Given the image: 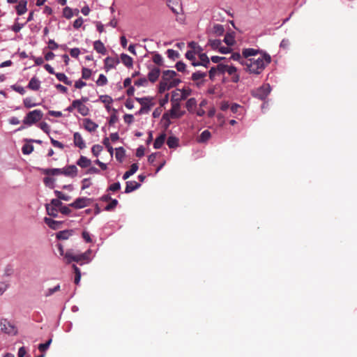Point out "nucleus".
Masks as SVG:
<instances>
[{
	"label": "nucleus",
	"instance_id": "1",
	"mask_svg": "<svg viewBox=\"0 0 357 357\" xmlns=\"http://www.w3.org/2000/svg\"><path fill=\"white\" fill-rule=\"evenodd\" d=\"M245 61L244 70L250 74L258 75L271 63V57L268 53L259 50V53L257 56L247 57Z\"/></svg>",
	"mask_w": 357,
	"mask_h": 357
},
{
	"label": "nucleus",
	"instance_id": "2",
	"mask_svg": "<svg viewBox=\"0 0 357 357\" xmlns=\"http://www.w3.org/2000/svg\"><path fill=\"white\" fill-rule=\"evenodd\" d=\"M58 250L61 256H64L66 263L69 264L73 261L78 263L79 265L88 264L91 261V250H87L85 252L76 254L72 250H68L64 252L63 247L61 244H58Z\"/></svg>",
	"mask_w": 357,
	"mask_h": 357
},
{
	"label": "nucleus",
	"instance_id": "3",
	"mask_svg": "<svg viewBox=\"0 0 357 357\" xmlns=\"http://www.w3.org/2000/svg\"><path fill=\"white\" fill-rule=\"evenodd\" d=\"M176 76L177 73L174 70H164L159 84L158 92L163 93L165 91L178 86L181 82V80L179 78H176Z\"/></svg>",
	"mask_w": 357,
	"mask_h": 357
},
{
	"label": "nucleus",
	"instance_id": "4",
	"mask_svg": "<svg viewBox=\"0 0 357 357\" xmlns=\"http://www.w3.org/2000/svg\"><path fill=\"white\" fill-rule=\"evenodd\" d=\"M178 96V91H173L172 92V108L167 112L169 116H171V119H179L185 114V111L181 110V102H178L176 98V96Z\"/></svg>",
	"mask_w": 357,
	"mask_h": 357
},
{
	"label": "nucleus",
	"instance_id": "5",
	"mask_svg": "<svg viewBox=\"0 0 357 357\" xmlns=\"http://www.w3.org/2000/svg\"><path fill=\"white\" fill-rule=\"evenodd\" d=\"M259 53V49L254 48H244L242 50V54L234 52L231 56V59L238 61L242 66H244L245 60L247 57L257 56Z\"/></svg>",
	"mask_w": 357,
	"mask_h": 357
},
{
	"label": "nucleus",
	"instance_id": "6",
	"mask_svg": "<svg viewBox=\"0 0 357 357\" xmlns=\"http://www.w3.org/2000/svg\"><path fill=\"white\" fill-rule=\"evenodd\" d=\"M43 114L40 109H35L29 112L23 120V123L26 126H31L42 119Z\"/></svg>",
	"mask_w": 357,
	"mask_h": 357
},
{
	"label": "nucleus",
	"instance_id": "7",
	"mask_svg": "<svg viewBox=\"0 0 357 357\" xmlns=\"http://www.w3.org/2000/svg\"><path fill=\"white\" fill-rule=\"evenodd\" d=\"M135 100L142 105L139 111V114L148 113L151 110V107L153 105L152 97L135 98Z\"/></svg>",
	"mask_w": 357,
	"mask_h": 357
},
{
	"label": "nucleus",
	"instance_id": "8",
	"mask_svg": "<svg viewBox=\"0 0 357 357\" xmlns=\"http://www.w3.org/2000/svg\"><path fill=\"white\" fill-rule=\"evenodd\" d=\"M88 101V98L82 97L81 100H73V107H76L78 112L82 116H87L89 113V108L84 105V102Z\"/></svg>",
	"mask_w": 357,
	"mask_h": 357
},
{
	"label": "nucleus",
	"instance_id": "9",
	"mask_svg": "<svg viewBox=\"0 0 357 357\" xmlns=\"http://www.w3.org/2000/svg\"><path fill=\"white\" fill-rule=\"evenodd\" d=\"M92 203V199L88 197H78L73 203L69 204L76 209L83 208L86 206H90Z\"/></svg>",
	"mask_w": 357,
	"mask_h": 357
},
{
	"label": "nucleus",
	"instance_id": "10",
	"mask_svg": "<svg viewBox=\"0 0 357 357\" xmlns=\"http://www.w3.org/2000/svg\"><path fill=\"white\" fill-rule=\"evenodd\" d=\"M270 92L271 88L269 84H264L253 91V95L255 97L260 100H264L268 96Z\"/></svg>",
	"mask_w": 357,
	"mask_h": 357
},
{
	"label": "nucleus",
	"instance_id": "11",
	"mask_svg": "<svg viewBox=\"0 0 357 357\" xmlns=\"http://www.w3.org/2000/svg\"><path fill=\"white\" fill-rule=\"evenodd\" d=\"M167 6L175 15H178L183 10L180 0H167Z\"/></svg>",
	"mask_w": 357,
	"mask_h": 357
},
{
	"label": "nucleus",
	"instance_id": "12",
	"mask_svg": "<svg viewBox=\"0 0 357 357\" xmlns=\"http://www.w3.org/2000/svg\"><path fill=\"white\" fill-rule=\"evenodd\" d=\"M1 330L7 334H15L16 330L15 326L11 324L7 319H1L0 322Z\"/></svg>",
	"mask_w": 357,
	"mask_h": 357
},
{
	"label": "nucleus",
	"instance_id": "13",
	"mask_svg": "<svg viewBox=\"0 0 357 357\" xmlns=\"http://www.w3.org/2000/svg\"><path fill=\"white\" fill-rule=\"evenodd\" d=\"M160 74V70L158 67H153L150 68V71L148 73V80L151 82H155Z\"/></svg>",
	"mask_w": 357,
	"mask_h": 357
},
{
	"label": "nucleus",
	"instance_id": "14",
	"mask_svg": "<svg viewBox=\"0 0 357 357\" xmlns=\"http://www.w3.org/2000/svg\"><path fill=\"white\" fill-rule=\"evenodd\" d=\"M199 61H193L192 62V65L193 66H202L205 68H208L210 64V59L208 57L207 54L204 53V54H200L199 56Z\"/></svg>",
	"mask_w": 357,
	"mask_h": 357
},
{
	"label": "nucleus",
	"instance_id": "15",
	"mask_svg": "<svg viewBox=\"0 0 357 357\" xmlns=\"http://www.w3.org/2000/svg\"><path fill=\"white\" fill-rule=\"evenodd\" d=\"M178 91V96H176V98L178 102L185 100L192 93V89L190 88H183L182 89H176Z\"/></svg>",
	"mask_w": 357,
	"mask_h": 357
},
{
	"label": "nucleus",
	"instance_id": "16",
	"mask_svg": "<svg viewBox=\"0 0 357 357\" xmlns=\"http://www.w3.org/2000/svg\"><path fill=\"white\" fill-rule=\"evenodd\" d=\"M63 174L67 176L75 177L77 176V168L75 165H69L62 169Z\"/></svg>",
	"mask_w": 357,
	"mask_h": 357
},
{
	"label": "nucleus",
	"instance_id": "17",
	"mask_svg": "<svg viewBox=\"0 0 357 357\" xmlns=\"http://www.w3.org/2000/svg\"><path fill=\"white\" fill-rule=\"evenodd\" d=\"M73 137H74V144H75V146H77L81 149H83L86 147L85 142H84L82 135L79 132H75Z\"/></svg>",
	"mask_w": 357,
	"mask_h": 357
},
{
	"label": "nucleus",
	"instance_id": "18",
	"mask_svg": "<svg viewBox=\"0 0 357 357\" xmlns=\"http://www.w3.org/2000/svg\"><path fill=\"white\" fill-rule=\"evenodd\" d=\"M83 123L84 128L89 132H94L98 126V124L92 121L90 119H84Z\"/></svg>",
	"mask_w": 357,
	"mask_h": 357
},
{
	"label": "nucleus",
	"instance_id": "19",
	"mask_svg": "<svg viewBox=\"0 0 357 357\" xmlns=\"http://www.w3.org/2000/svg\"><path fill=\"white\" fill-rule=\"evenodd\" d=\"M119 63L118 58L107 57L105 59V68L109 70L114 68Z\"/></svg>",
	"mask_w": 357,
	"mask_h": 357
},
{
	"label": "nucleus",
	"instance_id": "20",
	"mask_svg": "<svg viewBox=\"0 0 357 357\" xmlns=\"http://www.w3.org/2000/svg\"><path fill=\"white\" fill-rule=\"evenodd\" d=\"M73 234V230L72 229H66L59 231L56 237L59 240H67Z\"/></svg>",
	"mask_w": 357,
	"mask_h": 357
},
{
	"label": "nucleus",
	"instance_id": "21",
	"mask_svg": "<svg viewBox=\"0 0 357 357\" xmlns=\"http://www.w3.org/2000/svg\"><path fill=\"white\" fill-rule=\"evenodd\" d=\"M140 183L135 181H130L126 182V186L125 189L126 193H130L137 189H138L140 187Z\"/></svg>",
	"mask_w": 357,
	"mask_h": 357
},
{
	"label": "nucleus",
	"instance_id": "22",
	"mask_svg": "<svg viewBox=\"0 0 357 357\" xmlns=\"http://www.w3.org/2000/svg\"><path fill=\"white\" fill-rule=\"evenodd\" d=\"M26 4L27 1L26 0H20L19 4L15 7L18 15H22L26 12Z\"/></svg>",
	"mask_w": 357,
	"mask_h": 357
},
{
	"label": "nucleus",
	"instance_id": "23",
	"mask_svg": "<svg viewBox=\"0 0 357 357\" xmlns=\"http://www.w3.org/2000/svg\"><path fill=\"white\" fill-rule=\"evenodd\" d=\"M44 222L52 229H57L59 228L60 225H61V222L54 220L52 218H45Z\"/></svg>",
	"mask_w": 357,
	"mask_h": 357
},
{
	"label": "nucleus",
	"instance_id": "24",
	"mask_svg": "<svg viewBox=\"0 0 357 357\" xmlns=\"http://www.w3.org/2000/svg\"><path fill=\"white\" fill-rule=\"evenodd\" d=\"M93 48L94 50L102 54H105L107 52L106 48L104 44L100 40H96L93 43Z\"/></svg>",
	"mask_w": 357,
	"mask_h": 357
},
{
	"label": "nucleus",
	"instance_id": "25",
	"mask_svg": "<svg viewBox=\"0 0 357 357\" xmlns=\"http://www.w3.org/2000/svg\"><path fill=\"white\" fill-rule=\"evenodd\" d=\"M166 139V134L165 132L160 134L155 140L153 147L155 149H160L163 145Z\"/></svg>",
	"mask_w": 357,
	"mask_h": 357
},
{
	"label": "nucleus",
	"instance_id": "26",
	"mask_svg": "<svg viewBox=\"0 0 357 357\" xmlns=\"http://www.w3.org/2000/svg\"><path fill=\"white\" fill-rule=\"evenodd\" d=\"M40 81L36 77H33L29 81L28 88L31 90L37 91L40 89Z\"/></svg>",
	"mask_w": 357,
	"mask_h": 357
},
{
	"label": "nucleus",
	"instance_id": "27",
	"mask_svg": "<svg viewBox=\"0 0 357 357\" xmlns=\"http://www.w3.org/2000/svg\"><path fill=\"white\" fill-rule=\"evenodd\" d=\"M43 173L47 176H56L63 174L62 169L53 168V169H44Z\"/></svg>",
	"mask_w": 357,
	"mask_h": 357
},
{
	"label": "nucleus",
	"instance_id": "28",
	"mask_svg": "<svg viewBox=\"0 0 357 357\" xmlns=\"http://www.w3.org/2000/svg\"><path fill=\"white\" fill-rule=\"evenodd\" d=\"M91 161L86 157L82 155L77 162V165L82 168H86L91 165Z\"/></svg>",
	"mask_w": 357,
	"mask_h": 357
},
{
	"label": "nucleus",
	"instance_id": "29",
	"mask_svg": "<svg viewBox=\"0 0 357 357\" xmlns=\"http://www.w3.org/2000/svg\"><path fill=\"white\" fill-rule=\"evenodd\" d=\"M137 169H138L137 164L133 163L132 165H131L130 169L124 173V174L123 176V178L124 180L128 179L130 176L134 174L137 171Z\"/></svg>",
	"mask_w": 357,
	"mask_h": 357
},
{
	"label": "nucleus",
	"instance_id": "30",
	"mask_svg": "<svg viewBox=\"0 0 357 357\" xmlns=\"http://www.w3.org/2000/svg\"><path fill=\"white\" fill-rule=\"evenodd\" d=\"M196 105L197 100L195 98L188 99L185 104V107L189 112H194Z\"/></svg>",
	"mask_w": 357,
	"mask_h": 357
},
{
	"label": "nucleus",
	"instance_id": "31",
	"mask_svg": "<svg viewBox=\"0 0 357 357\" xmlns=\"http://www.w3.org/2000/svg\"><path fill=\"white\" fill-rule=\"evenodd\" d=\"M121 60L122 63L128 68L132 66V59L126 54H122L121 55Z\"/></svg>",
	"mask_w": 357,
	"mask_h": 357
},
{
	"label": "nucleus",
	"instance_id": "32",
	"mask_svg": "<svg viewBox=\"0 0 357 357\" xmlns=\"http://www.w3.org/2000/svg\"><path fill=\"white\" fill-rule=\"evenodd\" d=\"M167 144L170 149L176 148L178 146V139L176 137L170 136L167 140Z\"/></svg>",
	"mask_w": 357,
	"mask_h": 357
},
{
	"label": "nucleus",
	"instance_id": "33",
	"mask_svg": "<svg viewBox=\"0 0 357 357\" xmlns=\"http://www.w3.org/2000/svg\"><path fill=\"white\" fill-rule=\"evenodd\" d=\"M59 81L63 82L66 85H71L72 82L68 79L66 75L62 73H57L54 74Z\"/></svg>",
	"mask_w": 357,
	"mask_h": 357
},
{
	"label": "nucleus",
	"instance_id": "34",
	"mask_svg": "<svg viewBox=\"0 0 357 357\" xmlns=\"http://www.w3.org/2000/svg\"><path fill=\"white\" fill-rule=\"evenodd\" d=\"M213 33L217 36H222L225 32L224 26L220 24H215L213 26Z\"/></svg>",
	"mask_w": 357,
	"mask_h": 357
},
{
	"label": "nucleus",
	"instance_id": "35",
	"mask_svg": "<svg viewBox=\"0 0 357 357\" xmlns=\"http://www.w3.org/2000/svg\"><path fill=\"white\" fill-rule=\"evenodd\" d=\"M211 134L208 130H204L199 137L198 142L200 143L206 142L211 138Z\"/></svg>",
	"mask_w": 357,
	"mask_h": 357
},
{
	"label": "nucleus",
	"instance_id": "36",
	"mask_svg": "<svg viewBox=\"0 0 357 357\" xmlns=\"http://www.w3.org/2000/svg\"><path fill=\"white\" fill-rule=\"evenodd\" d=\"M45 208L47 214L50 216L56 218L58 216V209L54 207H52L50 204H46Z\"/></svg>",
	"mask_w": 357,
	"mask_h": 357
},
{
	"label": "nucleus",
	"instance_id": "37",
	"mask_svg": "<svg viewBox=\"0 0 357 357\" xmlns=\"http://www.w3.org/2000/svg\"><path fill=\"white\" fill-rule=\"evenodd\" d=\"M115 157L119 162H122L125 157V150L123 147L116 149Z\"/></svg>",
	"mask_w": 357,
	"mask_h": 357
},
{
	"label": "nucleus",
	"instance_id": "38",
	"mask_svg": "<svg viewBox=\"0 0 357 357\" xmlns=\"http://www.w3.org/2000/svg\"><path fill=\"white\" fill-rule=\"evenodd\" d=\"M224 42L228 45L231 46L235 43L234 37L231 33H227L225 36Z\"/></svg>",
	"mask_w": 357,
	"mask_h": 357
},
{
	"label": "nucleus",
	"instance_id": "39",
	"mask_svg": "<svg viewBox=\"0 0 357 357\" xmlns=\"http://www.w3.org/2000/svg\"><path fill=\"white\" fill-rule=\"evenodd\" d=\"M221 40H218V39H215V40H209L208 43V45L209 46H211V47L213 49V50H217L220 48V47L221 46Z\"/></svg>",
	"mask_w": 357,
	"mask_h": 357
},
{
	"label": "nucleus",
	"instance_id": "40",
	"mask_svg": "<svg viewBox=\"0 0 357 357\" xmlns=\"http://www.w3.org/2000/svg\"><path fill=\"white\" fill-rule=\"evenodd\" d=\"M206 76V73L197 71V72L192 73L191 78L193 81H197V80L204 79Z\"/></svg>",
	"mask_w": 357,
	"mask_h": 357
},
{
	"label": "nucleus",
	"instance_id": "41",
	"mask_svg": "<svg viewBox=\"0 0 357 357\" xmlns=\"http://www.w3.org/2000/svg\"><path fill=\"white\" fill-rule=\"evenodd\" d=\"M167 56L172 60H176V59H178L180 56V54L177 51H175L172 49L167 50Z\"/></svg>",
	"mask_w": 357,
	"mask_h": 357
},
{
	"label": "nucleus",
	"instance_id": "42",
	"mask_svg": "<svg viewBox=\"0 0 357 357\" xmlns=\"http://www.w3.org/2000/svg\"><path fill=\"white\" fill-rule=\"evenodd\" d=\"M54 194L56 196V197L60 200L69 201L71 199L70 196L66 195L59 190H54Z\"/></svg>",
	"mask_w": 357,
	"mask_h": 357
},
{
	"label": "nucleus",
	"instance_id": "43",
	"mask_svg": "<svg viewBox=\"0 0 357 357\" xmlns=\"http://www.w3.org/2000/svg\"><path fill=\"white\" fill-rule=\"evenodd\" d=\"M60 289H61V287L59 284H57L56 286H55L53 288H50L48 289L45 293V296L46 297H48V296H52V294H54L55 292H57L59 291H60Z\"/></svg>",
	"mask_w": 357,
	"mask_h": 357
},
{
	"label": "nucleus",
	"instance_id": "44",
	"mask_svg": "<svg viewBox=\"0 0 357 357\" xmlns=\"http://www.w3.org/2000/svg\"><path fill=\"white\" fill-rule=\"evenodd\" d=\"M152 60L158 66H162V64H163V59L160 54H158V53L155 54L153 56Z\"/></svg>",
	"mask_w": 357,
	"mask_h": 357
},
{
	"label": "nucleus",
	"instance_id": "45",
	"mask_svg": "<svg viewBox=\"0 0 357 357\" xmlns=\"http://www.w3.org/2000/svg\"><path fill=\"white\" fill-rule=\"evenodd\" d=\"M100 100L105 105H110L113 102V99L108 95H102L99 97Z\"/></svg>",
	"mask_w": 357,
	"mask_h": 357
},
{
	"label": "nucleus",
	"instance_id": "46",
	"mask_svg": "<svg viewBox=\"0 0 357 357\" xmlns=\"http://www.w3.org/2000/svg\"><path fill=\"white\" fill-rule=\"evenodd\" d=\"M52 338L49 339L48 341L43 344H40L38 345V349L40 352H45L46 350L49 348L50 344L52 343Z\"/></svg>",
	"mask_w": 357,
	"mask_h": 357
},
{
	"label": "nucleus",
	"instance_id": "47",
	"mask_svg": "<svg viewBox=\"0 0 357 357\" xmlns=\"http://www.w3.org/2000/svg\"><path fill=\"white\" fill-rule=\"evenodd\" d=\"M118 201L116 199H112L110 203L105 206V210L107 211H112L116 207Z\"/></svg>",
	"mask_w": 357,
	"mask_h": 357
},
{
	"label": "nucleus",
	"instance_id": "48",
	"mask_svg": "<svg viewBox=\"0 0 357 357\" xmlns=\"http://www.w3.org/2000/svg\"><path fill=\"white\" fill-rule=\"evenodd\" d=\"M102 151V146L99 144H95L91 148V152L94 156H98Z\"/></svg>",
	"mask_w": 357,
	"mask_h": 357
},
{
	"label": "nucleus",
	"instance_id": "49",
	"mask_svg": "<svg viewBox=\"0 0 357 357\" xmlns=\"http://www.w3.org/2000/svg\"><path fill=\"white\" fill-rule=\"evenodd\" d=\"M63 15L67 19H70L73 16V10L69 7H66L63 10Z\"/></svg>",
	"mask_w": 357,
	"mask_h": 357
},
{
	"label": "nucleus",
	"instance_id": "50",
	"mask_svg": "<svg viewBox=\"0 0 357 357\" xmlns=\"http://www.w3.org/2000/svg\"><path fill=\"white\" fill-rule=\"evenodd\" d=\"M33 151V146L31 144H24L22 149V151L24 155L30 154Z\"/></svg>",
	"mask_w": 357,
	"mask_h": 357
},
{
	"label": "nucleus",
	"instance_id": "51",
	"mask_svg": "<svg viewBox=\"0 0 357 357\" xmlns=\"http://www.w3.org/2000/svg\"><path fill=\"white\" fill-rule=\"evenodd\" d=\"M91 70L87 68H83L82 70V78L88 79L91 76Z\"/></svg>",
	"mask_w": 357,
	"mask_h": 357
},
{
	"label": "nucleus",
	"instance_id": "52",
	"mask_svg": "<svg viewBox=\"0 0 357 357\" xmlns=\"http://www.w3.org/2000/svg\"><path fill=\"white\" fill-rule=\"evenodd\" d=\"M24 105L26 108L33 107L38 105V104L33 102L31 98H26L24 99Z\"/></svg>",
	"mask_w": 357,
	"mask_h": 357
},
{
	"label": "nucleus",
	"instance_id": "53",
	"mask_svg": "<svg viewBox=\"0 0 357 357\" xmlns=\"http://www.w3.org/2000/svg\"><path fill=\"white\" fill-rule=\"evenodd\" d=\"M107 77L103 74H100L99 75L98 80L96 81L97 85L104 86V85L107 84Z\"/></svg>",
	"mask_w": 357,
	"mask_h": 357
},
{
	"label": "nucleus",
	"instance_id": "54",
	"mask_svg": "<svg viewBox=\"0 0 357 357\" xmlns=\"http://www.w3.org/2000/svg\"><path fill=\"white\" fill-rule=\"evenodd\" d=\"M148 84V79L146 77H142L135 82V85L137 86H146Z\"/></svg>",
	"mask_w": 357,
	"mask_h": 357
},
{
	"label": "nucleus",
	"instance_id": "55",
	"mask_svg": "<svg viewBox=\"0 0 357 357\" xmlns=\"http://www.w3.org/2000/svg\"><path fill=\"white\" fill-rule=\"evenodd\" d=\"M43 181H44V183L47 185V186H49L51 188H54V178L50 177V176H47V177H45L44 179H43Z\"/></svg>",
	"mask_w": 357,
	"mask_h": 357
},
{
	"label": "nucleus",
	"instance_id": "56",
	"mask_svg": "<svg viewBox=\"0 0 357 357\" xmlns=\"http://www.w3.org/2000/svg\"><path fill=\"white\" fill-rule=\"evenodd\" d=\"M51 205L52 207H54V208H61V206H62V202H61L60 199H59L58 198L57 199H53L51 200V202L50 204Z\"/></svg>",
	"mask_w": 357,
	"mask_h": 357
},
{
	"label": "nucleus",
	"instance_id": "57",
	"mask_svg": "<svg viewBox=\"0 0 357 357\" xmlns=\"http://www.w3.org/2000/svg\"><path fill=\"white\" fill-rule=\"evenodd\" d=\"M216 70L218 72V75L224 74L226 72L227 65L224 64H218L217 66L214 67Z\"/></svg>",
	"mask_w": 357,
	"mask_h": 357
},
{
	"label": "nucleus",
	"instance_id": "58",
	"mask_svg": "<svg viewBox=\"0 0 357 357\" xmlns=\"http://www.w3.org/2000/svg\"><path fill=\"white\" fill-rule=\"evenodd\" d=\"M185 57L192 62L195 61V54L192 50H189L185 53Z\"/></svg>",
	"mask_w": 357,
	"mask_h": 357
},
{
	"label": "nucleus",
	"instance_id": "59",
	"mask_svg": "<svg viewBox=\"0 0 357 357\" xmlns=\"http://www.w3.org/2000/svg\"><path fill=\"white\" fill-rule=\"evenodd\" d=\"M50 141H51L52 144L54 147H56V148H59L61 149H63L64 148V146L61 142L53 139L52 137H50Z\"/></svg>",
	"mask_w": 357,
	"mask_h": 357
},
{
	"label": "nucleus",
	"instance_id": "60",
	"mask_svg": "<svg viewBox=\"0 0 357 357\" xmlns=\"http://www.w3.org/2000/svg\"><path fill=\"white\" fill-rule=\"evenodd\" d=\"M170 118H171V116H169L168 114L165 113L162 116V120L165 121V122L164 123V126H165V129H167L171 124V121L169 120Z\"/></svg>",
	"mask_w": 357,
	"mask_h": 357
},
{
	"label": "nucleus",
	"instance_id": "61",
	"mask_svg": "<svg viewBox=\"0 0 357 357\" xmlns=\"http://www.w3.org/2000/svg\"><path fill=\"white\" fill-rule=\"evenodd\" d=\"M39 127L45 133L49 134L50 129L49 125L46 122L40 123Z\"/></svg>",
	"mask_w": 357,
	"mask_h": 357
},
{
	"label": "nucleus",
	"instance_id": "62",
	"mask_svg": "<svg viewBox=\"0 0 357 357\" xmlns=\"http://www.w3.org/2000/svg\"><path fill=\"white\" fill-rule=\"evenodd\" d=\"M24 26V24H20L18 22H15L13 26H12V30L15 32V33H18L22 29V27Z\"/></svg>",
	"mask_w": 357,
	"mask_h": 357
},
{
	"label": "nucleus",
	"instance_id": "63",
	"mask_svg": "<svg viewBox=\"0 0 357 357\" xmlns=\"http://www.w3.org/2000/svg\"><path fill=\"white\" fill-rule=\"evenodd\" d=\"M216 75H219L218 72L215 69L214 67H212L208 72L210 79L213 80Z\"/></svg>",
	"mask_w": 357,
	"mask_h": 357
},
{
	"label": "nucleus",
	"instance_id": "64",
	"mask_svg": "<svg viewBox=\"0 0 357 357\" xmlns=\"http://www.w3.org/2000/svg\"><path fill=\"white\" fill-rule=\"evenodd\" d=\"M185 64L182 61H178L176 64V68L179 72H184L185 70Z\"/></svg>",
	"mask_w": 357,
	"mask_h": 357
}]
</instances>
